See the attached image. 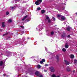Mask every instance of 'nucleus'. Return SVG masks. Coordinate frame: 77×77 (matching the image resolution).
Masks as SVG:
<instances>
[{
    "mask_svg": "<svg viewBox=\"0 0 77 77\" xmlns=\"http://www.w3.org/2000/svg\"><path fill=\"white\" fill-rule=\"evenodd\" d=\"M42 3V0H38L35 2L36 5H39Z\"/></svg>",
    "mask_w": 77,
    "mask_h": 77,
    "instance_id": "nucleus-1",
    "label": "nucleus"
},
{
    "mask_svg": "<svg viewBox=\"0 0 77 77\" xmlns=\"http://www.w3.org/2000/svg\"><path fill=\"white\" fill-rule=\"evenodd\" d=\"M50 69L51 72H54L55 71V69H54V67H50Z\"/></svg>",
    "mask_w": 77,
    "mask_h": 77,
    "instance_id": "nucleus-2",
    "label": "nucleus"
},
{
    "mask_svg": "<svg viewBox=\"0 0 77 77\" xmlns=\"http://www.w3.org/2000/svg\"><path fill=\"white\" fill-rule=\"evenodd\" d=\"M13 54V53H12L11 52H9L8 53V55H7V56L8 57H10L11 56H12V54Z\"/></svg>",
    "mask_w": 77,
    "mask_h": 77,
    "instance_id": "nucleus-3",
    "label": "nucleus"
},
{
    "mask_svg": "<svg viewBox=\"0 0 77 77\" xmlns=\"http://www.w3.org/2000/svg\"><path fill=\"white\" fill-rule=\"evenodd\" d=\"M45 17H46V20H48V22L50 23V20L49 19V17H48V16H47V15H46Z\"/></svg>",
    "mask_w": 77,
    "mask_h": 77,
    "instance_id": "nucleus-4",
    "label": "nucleus"
},
{
    "mask_svg": "<svg viewBox=\"0 0 77 77\" xmlns=\"http://www.w3.org/2000/svg\"><path fill=\"white\" fill-rule=\"evenodd\" d=\"M65 62V64H66V65H69V62H68V61L65 60L64 61Z\"/></svg>",
    "mask_w": 77,
    "mask_h": 77,
    "instance_id": "nucleus-5",
    "label": "nucleus"
},
{
    "mask_svg": "<svg viewBox=\"0 0 77 77\" xmlns=\"http://www.w3.org/2000/svg\"><path fill=\"white\" fill-rule=\"evenodd\" d=\"M28 17V16L27 15H26L22 19L23 21H24V20H25L27 18V17Z\"/></svg>",
    "mask_w": 77,
    "mask_h": 77,
    "instance_id": "nucleus-6",
    "label": "nucleus"
},
{
    "mask_svg": "<svg viewBox=\"0 0 77 77\" xmlns=\"http://www.w3.org/2000/svg\"><path fill=\"white\" fill-rule=\"evenodd\" d=\"M65 19V17L63 16H62V17H61V20H64Z\"/></svg>",
    "mask_w": 77,
    "mask_h": 77,
    "instance_id": "nucleus-7",
    "label": "nucleus"
},
{
    "mask_svg": "<svg viewBox=\"0 0 77 77\" xmlns=\"http://www.w3.org/2000/svg\"><path fill=\"white\" fill-rule=\"evenodd\" d=\"M68 47H69L67 43H66L65 45V48H68Z\"/></svg>",
    "mask_w": 77,
    "mask_h": 77,
    "instance_id": "nucleus-8",
    "label": "nucleus"
},
{
    "mask_svg": "<svg viewBox=\"0 0 77 77\" xmlns=\"http://www.w3.org/2000/svg\"><path fill=\"white\" fill-rule=\"evenodd\" d=\"M70 58L72 59H74V55H70Z\"/></svg>",
    "mask_w": 77,
    "mask_h": 77,
    "instance_id": "nucleus-9",
    "label": "nucleus"
},
{
    "mask_svg": "<svg viewBox=\"0 0 77 77\" xmlns=\"http://www.w3.org/2000/svg\"><path fill=\"white\" fill-rule=\"evenodd\" d=\"M57 17L58 18H59L60 17H62V15H60V14H57Z\"/></svg>",
    "mask_w": 77,
    "mask_h": 77,
    "instance_id": "nucleus-10",
    "label": "nucleus"
},
{
    "mask_svg": "<svg viewBox=\"0 0 77 77\" xmlns=\"http://www.w3.org/2000/svg\"><path fill=\"white\" fill-rule=\"evenodd\" d=\"M62 51L64 52H65L66 51V49L65 48H63L62 49Z\"/></svg>",
    "mask_w": 77,
    "mask_h": 77,
    "instance_id": "nucleus-11",
    "label": "nucleus"
},
{
    "mask_svg": "<svg viewBox=\"0 0 77 77\" xmlns=\"http://www.w3.org/2000/svg\"><path fill=\"white\" fill-rule=\"evenodd\" d=\"M67 71H71V69L69 68L68 67L67 68Z\"/></svg>",
    "mask_w": 77,
    "mask_h": 77,
    "instance_id": "nucleus-12",
    "label": "nucleus"
},
{
    "mask_svg": "<svg viewBox=\"0 0 77 77\" xmlns=\"http://www.w3.org/2000/svg\"><path fill=\"white\" fill-rule=\"evenodd\" d=\"M3 64H4V63H3V62L1 61L0 62V66H2Z\"/></svg>",
    "mask_w": 77,
    "mask_h": 77,
    "instance_id": "nucleus-13",
    "label": "nucleus"
},
{
    "mask_svg": "<svg viewBox=\"0 0 77 77\" xmlns=\"http://www.w3.org/2000/svg\"><path fill=\"white\" fill-rule=\"evenodd\" d=\"M45 10H42V11H41V13L44 14V13H45Z\"/></svg>",
    "mask_w": 77,
    "mask_h": 77,
    "instance_id": "nucleus-14",
    "label": "nucleus"
},
{
    "mask_svg": "<svg viewBox=\"0 0 77 77\" xmlns=\"http://www.w3.org/2000/svg\"><path fill=\"white\" fill-rule=\"evenodd\" d=\"M2 27H5V23L3 22L2 23Z\"/></svg>",
    "mask_w": 77,
    "mask_h": 77,
    "instance_id": "nucleus-15",
    "label": "nucleus"
},
{
    "mask_svg": "<svg viewBox=\"0 0 77 77\" xmlns=\"http://www.w3.org/2000/svg\"><path fill=\"white\" fill-rule=\"evenodd\" d=\"M8 22L9 23H11L12 22V20H11V19H10L8 20Z\"/></svg>",
    "mask_w": 77,
    "mask_h": 77,
    "instance_id": "nucleus-16",
    "label": "nucleus"
},
{
    "mask_svg": "<svg viewBox=\"0 0 77 77\" xmlns=\"http://www.w3.org/2000/svg\"><path fill=\"white\" fill-rule=\"evenodd\" d=\"M39 73V72H36L35 73V74L36 75H38V74Z\"/></svg>",
    "mask_w": 77,
    "mask_h": 77,
    "instance_id": "nucleus-17",
    "label": "nucleus"
},
{
    "mask_svg": "<svg viewBox=\"0 0 77 77\" xmlns=\"http://www.w3.org/2000/svg\"><path fill=\"white\" fill-rule=\"evenodd\" d=\"M37 67L38 68H41V66L39 65H38L37 66Z\"/></svg>",
    "mask_w": 77,
    "mask_h": 77,
    "instance_id": "nucleus-18",
    "label": "nucleus"
},
{
    "mask_svg": "<svg viewBox=\"0 0 77 77\" xmlns=\"http://www.w3.org/2000/svg\"><path fill=\"white\" fill-rule=\"evenodd\" d=\"M52 77H56L55 74H53L51 75Z\"/></svg>",
    "mask_w": 77,
    "mask_h": 77,
    "instance_id": "nucleus-19",
    "label": "nucleus"
},
{
    "mask_svg": "<svg viewBox=\"0 0 77 77\" xmlns=\"http://www.w3.org/2000/svg\"><path fill=\"white\" fill-rule=\"evenodd\" d=\"M20 27L21 29H24V26H20Z\"/></svg>",
    "mask_w": 77,
    "mask_h": 77,
    "instance_id": "nucleus-20",
    "label": "nucleus"
},
{
    "mask_svg": "<svg viewBox=\"0 0 77 77\" xmlns=\"http://www.w3.org/2000/svg\"><path fill=\"white\" fill-rule=\"evenodd\" d=\"M9 12H8V11L6 12V15H9Z\"/></svg>",
    "mask_w": 77,
    "mask_h": 77,
    "instance_id": "nucleus-21",
    "label": "nucleus"
},
{
    "mask_svg": "<svg viewBox=\"0 0 77 77\" xmlns=\"http://www.w3.org/2000/svg\"><path fill=\"white\" fill-rule=\"evenodd\" d=\"M41 8H37V11H39V10H41Z\"/></svg>",
    "mask_w": 77,
    "mask_h": 77,
    "instance_id": "nucleus-22",
    "label": "nucleus"
},
{
    "mask_svg": "<svg viewBox=\"0 0 77 77\" xmlns=\"http://www.w3.org/2000/svg\"><path fill=\"white\" fill-rule=\"evenodd\" d=\"M70 27H68V28H67V30H68V31H69V30H70Z\"/></svg>",
    "mask_w": 77,
    "mask_h": 77,
    "instance_id": "nucleus-23",
    "label": "nucleus"
},
{
    "mask_svg": "<svg viewBox=\"0 0 77 77\" xmlns=\"http://www.w3.org/2000/svg\"><path fill=\"white\" fill-rule=\"evenodd\" d=\"M65 36V34H63L62 35V37L63 38Z\"/></svg>",
    "mask_w": 77,
    "mask_h": 77,
    "instance_id": "nucleus-24",
    "label": "nucleus"
},
{
    "mask_svg": "<svg viewBox=\"0 0 77 77\" xmlns=\"http://www.w3.org/2000/svg\"><path fill=\"white\" fill-rule=\"evenodd\" d=\"M75 63H76L77 62V60H74Z\"/></svg>",
    "mask_w": 77,
    "mask_h": 77,
    "instance_id": "nucleus-25",
    "label": "nucleus"
},
{
    "mask_svg": "<svg viewBox=\"0 0 77 77\" xmlns=\"http://www.w3.org/2000/svg\"><path fill=\"white\" fill-rule=\"evenodd\" d=\"M52 19L54 21H55V20H56V19L54 17H52Z\"/></svg>",
    "mask_w": 77,
    "mask_h": 77,
    "instance_id": "nucleus-26",
    "label": "nucleus"
},
{
    "mask_svg": "<svg viewBox=\"0 0 77 77\" xmlns=\"http://www.w3.org/2000/svg\"><path fill=\"white\" fill-rule=\"evenodd\" d=\"M21 35H22V34L24 33V31H21Z\"/></svg>",
    "mask_w": 77,
    "mask_h": 77,
    "instance_id": "nucleus-27",
    "label": "nucleus"
},
{
    "mask_svg": "<svg viewBox=\"0 0 77 77\" xmlns=\"http://www.w3.org/2000/svg\"><path fill=\"white\" fill-rule=\"evenodd\" d=\"M53 34H54V32H53V31H52V32H51V34L52 35H53Z\"/></svg>",
    "mask_w": 77,
    "mask_h": 77,
    "instance_id": "nucleus-28",
    "label": "nucleus"
},
{
    "mask_svg": "<svg viewBox=\"0 0 77 77\" xmlns=\"http://www.w3.org/2000/svg\"><path fill=\"white\" fill-rule=\"evenodd\" d=\"M11 8L12 9H15V8L14 7H11Z\"/></svg>",
    "mask_w": 77,
    "mask_h": 77,
    "instance_id": "nucleus-29",
    "label": "nucleus"
},
{
    "mask_svg": "<svg viewBox=\"0 0 77 77\" xmlns=\"http://www.w3.org/2000/svg\"><path fill=\"white\" fill-rule=\"evenodd\" d=\"M67 38H70V35H68L67 36Z\"/></svg>",
    "mask_w": 77,
    "mask_h": 77,
    "instance_id": "nucleus-30",
    "label": "nucleus"
},
{
    "mask_svg": "<svg viewBox=\"0 0 77 77\" xmlns=\"http://www.w3.org/2000/svg\"><path fill=\"white\" fill-rule=\"evenodd\" d=\"M20 55L21 57H22V56H23V55L22 54H20Z\"/></svg>",
    "mask_w": 77,
    "mask_h": 77,
    "instance_id": "nucleus-31",
    "label": "nucleus"
},
{
    "mask_svg": "<svg viewBox=\"0 0 77 77\" xmlns=\"http://www.w3.org/2000/svg\"><path fill=\"white\" fill-rule=\"evenodd\" d=\"M8 32H7L5 34L3 35V36H5V35H8Z\"/></svg>",
    "mask_w": 77,
    "mask_h": 77,
    "instance_id": "nucleus-32",
    "label": "nucleus"
},
{
    "mask_svg": "<svg viewBox=\"0 0 77 77\" xmlns=\"http://www.w3.org/2000/svg\"><path fill=\"white\" fill-rule=\"evenodd\" d=\"M45 59H43L42 60V61L43 62H45Z\"/></svg>",
    "mask_w": 77,
    "mask_h": 77,
    "instance_id": "nucleus-33",
    "label": "nucleus"
},
{
    "mask_svg": "<svg viewBox=\"0 0 77 77\" xmlns=\"http://www.w3.org/2000/svg\"><path fill=\"white\" fill-rule=\"evenodd\" d=\"M40 63H43V61H40Z\"/></svg>",
    "mask_w": 77,
    "mask_h": 77,
    "instance_id": "nucleus-34",
    "label": "nucleus"
},
{
    "mask_svg": "<svg viewBox=\"0 0 77 77\" xmlns=\"http://www.w3.org/2000/svg\"><path fill=\"white\" fill-rule=\"evenodd\" d=\"M39 77H43V76L42 75H40L39 76Z\"/></svg>",
    "mask_w": 77,
    "mask_h": 77,
    "instance_id": "nucleus-35",
    "label": "nucleus"
},
{
    "mask_svg": "<svg viewBox=\"0 0 77 77\" xmlns=\"http://www.w3.org/2000/svg\"><path fill=\"white\" fill-rule=\"evenodd\" d=\"M45 66H48V64H46L45 65Z\"/></svg>",
    "mask_w": 77,
    "mask_h": 77,
    "instance_id": "nucleus-36",
    "label": "nucleus"
},
{
    "mask_svg": "<svg viewBox=\"0 0 77 77\" xmlns=\"http://www.w3.org/2000/svg\"><path fill=\"white\" fill-rule=\"evenodd\" d=\"M0 31L1 32H2V31H3V30H2V29H0Z\"/></svg>",
    "mask_w": 77,
    "mask_h": 77,
    "instance_id": "nucleus-37",
    "label": "nucleus"
},
{
    "mask_svg": "<svg viewBox=\"0 0 77 77\" xmlns=\"http://www.w3.org/2000/svg\"><path fill=\"white\" fill-rule=\"evenodd\" d=\"M44 71H45V72H47V70H44Z\"/></svg>",
    "mask_w": 77,
    "mask_h": 77,
    "instance_id": "nucleus-38",
    "label": "nucleus"
},
{
    "mask_svg": "<svg viewBox=\"0 0 77 77\" xmlns=\"http://www.w3.org/2000/svg\"><path fill=\"white\" fill-rule=\"evenodd\" d=\"M56 77H60V76L58 75V76H57Z\"/></svg>",
    "mask_w": 77,
    "mask_h": 77,
    "instance_id": "nucleus-39",
    "label": "nucleus"
},
{
    "mask_svg": "<svg viewBox=\"0 0 77 77\" xmlns=\"http://www.w3.org/2000/svg\"><path fill=\"white\" fill-rule=\"evenodd\" d=\"M45 48L46 50H47V48Z\"/></svg>",
    "mask_w": 77,
    "mask_h": 77,
    "instance_id": "nucleus-40",
    "label": "nucleus"
},
{
    "mask_svg": "<svg viewBox=\"0 0 77 77\" xmlns=\"http://www.w3.org/2000/svg\"><path fill=\"white\" fill-rule=\"evenodd\" d=\"M4 76H5V75H6L5 74H4Z\"/></svg>",
    "mask_w": 77,
    "mask_h": 77,
    "instance_id": "nucleus-41",
    "label": "nucleus"
},
{
    "mask_svg": "<svg viewBox=\"0 0 77 77\" xmlns=\"http://www.w3.org/2000/svg\"><path fill=\"white\" fill-rule=\"evenodd\" d=\"M73 72H75V70H73Z\"/></svg>",
    "mask_w": 77,
    "mask_h": 77,
    "instance_id": "nucleus-42",
    "label": "nucleus"
},
{
    "mask_svg": "<svg viewBox=\"0 0 77 77\" xmlns=\"http://www.w3.org/2000/svg\"><path fill=\"white\" fill-rule=\"evenodd\" d=\"M19 75H20V74L18 75V77H19Z\"/></svg>",
    "mask_w": 77,
    "mask_h": 77,
    "instance_id": "nucleus-43",
    "label": "nucleus"
},
{
    "mask_svg": "<svg viewBox=\"0 0 77 77\" xmlns=\"http://www.w3.org/2000/svg\"><path fill=\"white\" fill-rule=\"evenodd\" d=\"M76 15H77V13H76Z\"/></svg>",
    "mask_w": 77,
    "mask_h": 77,
    "instance_id": "nucleus-44",
    "label": "nucleus"
},
{
    "mask_svg": "<svg viewBox=\"0 0 77 77\" xmlns=\"http://www.w3.org/2000/svg\"><path fill=\"white\" fill-rule=\"evenodd\" d=\"M38 27H40V26H38Z\"/></svg>",
    "mask_w": 77,
    "mask_h": 77,
    "instance_id": "nucleus-45",
    "label": "nucleus"
},
{
    "mask_svg": "<svg viewBox=\"0 0 77 77\" xmlns=\"http://www.w3.org/2000/svg\"><path fill=\"white\" fill-rule=\"evenodd\" d=\"M39 31H41V30H40V29H39Z\"/></svg>",
    "mask_w": 77,
    "mask_h": 77,
    "instance_id": "nucleus-46",
    "label": "nucleus"
},
{
    "mask_svg": "<svg viewBox=\"0 0 77 77\" xmlns=\"http://www.w3.org/2000/svg\"><path fill=\"white\" fill-rule=\"evenodd\" d=\"M29 72H30L31 71L30 70H29Z\"/></svg>",
    "mask_w": 77,
    "mask_h": 77,
    "instance_id": "nucleus-47",
    "label": "nucleus"
},
{
    "mask_svg": "<svg viewBox=\"0 0 77 77\" xmlns=\"http://www.w3.org/2000/svg\"><path fill=\"white\" fill-rule=\"evenodd\" d=\"M28 72L29 73V72Z\"/></svg>",
    "mask_w": 77,
    "mask_h": 77,
    "instance_id": "nucleus-48",
    "label": "nucleus"
},
{
    "mask_svg": "<svg viewBox=\"0 0 77 77\" xmlns=\"http://www.w3.org/2000/svg\"><path fill=\"white\" fill-rule=\"evenodd\" d=\"M15 6H17V5H15Z\"/></svg>",
    "mask_w": 77,
    "mask_h": 77,
    "instance_id": "nucleus-49",
    "label": "nucleus"
}]
</instances>
